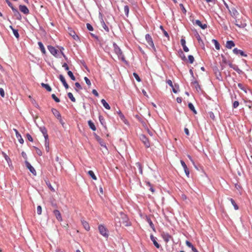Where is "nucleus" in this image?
Segmentation results:
<instances>
[{"instance_id": "obj_37", "label": "nucleus", "mask_w": 252, "mask_h": 252, "mask_svg": "<svg viewBox=\"0 0 252 252\" xmlns=\"http://www.w3.org/2000/svg\"><path fill=\"white\" fill-rule=\"evenodd\" d=\"M41 86L43 88L46 89L48 92H50L52 90L50 86L47 84L41 83Z\"/></svg>"}, {"instance_id": "obj_27", "label": "nucleus", "mask_w": 252, "mask_h": 252, "mask_svg": "<svg viewBox=\"0 0 252 252\" xmlns=\"http://www.w3.org/2000/svg\"><path fill=\"white\" fill-rule=\"evenodd\" d=\"M39 129H40V131L43 134L44 137L48 136V133H47V130L44 126L40 127Z\"/></svg>"}, {"instance_id": "obj_41", "label": "nucleus", "mask_w": 252, "mask_h": 252, "mask_svg": "<svg viewBox=\"0 0 252 252\" xmlns=\"http://www.w3.org/2000/svg\"><path fill=\"white\" fill-rule=\"evenodd\" d=\"M16 136L17 138L18 139V141L20 144H22L24 143V139L22 137V136L20 133H17Z\"/></svg>"}, {"instance_id": "obj_4", "label": "nucleus", "mask_w": 252, "mask_h": 252, "mask_svg": "<svg viewBox=\"0 0 252 252\" xmlns=\"http://www.w3.org/2000/svg\"><path fill=\"white\" fill-rule=\"evenodd\" d=\"M139 138L146 148H149L150 147V142L149 139L145 134H140L139 136Z\"/></svg>"}, {"instance_id": "obj_6", "label": "nucleus", "mask_w": 252, "mask_h": 252, "mask_svg": "<svg viewBox=\"0 0 252 252\" xmlns=\"http://www.w3.org/2000/svg\"><path fill=\"white\" fill-rule=\"evenodd\" d=\"M94 135L95 137V140L99 143L101 147H104L107 149V147L105 142L98 135H97L95 133H94Z\"/></svg>"}, {"instance_id": "obj_9", "label": "nucleus", "mask_w": 252, "mask_h": 252, "mask_svg": "<svg viewBox=\"0 0 252 252\" xmlns=\"http://www.w3.org/2000/svg\"><path fill=\"white\" fill-rule=\"evenodd\" d=\"M180 162H181V164L182 167L184 168V171H185V173L186 176L188 177H189V168H188L187 165H186L185 162L183 160H181Z\"/></svg>"}, {"instance_id": "obj_35", "label": "nucleus", "mask_w": 252, "mask_h": 252, "mask_svg": "<svg viewBox=\"0 0 252 252\" xmlns=\"http://www.w3.org/2000/svg\"><path fill=\"white\" fill-rule=\"evenodd\" d=\"M229 11L233 17H235L238 14V11L235 8H232L231 10L229 9Z\"/></svg>"}, {"instance_id": "obj_62", "label": "nucleus", "mask_w": 252, "mask_h": 252, "mask_svg": "<svg viewBox=\"0 0 252 252\" xmlns=\"http://www.w3.org/2000/svg\"><path fill=\"white\" fill-rule=\"evenodd\" d=\"M209 115L210 118H211L213 120H215V116L214 114L212 112H209Z\"/></svg>"}, {"instance_id": "obj_15", "label": "nucleus", "mask_w": 252, "mask_h": 252, "mask_svg": "<svg viewBox=\"0 0 252 252\" xmlns=\"http://www.w3.org/2000/svg\"><path fill=\"white\" fill-rule=\"evenodd\" d=\"M117 114L120 117V119L125 124H127L128 121L125 118V116L122 113V112L120 110H119L117 112Z\"/></svg>"}, {"instance_id": "obj_24", "label": "nucleus", "mask_w": 252, "mask_h": 252, "mask_svg": "<svg viewBox=\"0 0 252 252\" xmlns=\"http://www.w3.org/2000/svg\"><path fill=\"white\" fill-rule=\"evenodd\" d=\"M181 43L182 46H183L184 51L186 52H188L189 51V49L186 45V40L182 38L181 40Z\"/></svg>"}, {"instance_id": "obj_8", "label": "nucleus", "mask_w": 252, "mask_h": 252, "mask_svg": "<svg viewBox=\"0 0 252 252\" xmlns=\"http://www.w3.org/2000/svg\"><path fill=\"white\" fill-rule=\"evenodd\" d=\"M192 87L196 90V93H199V94L203 93V91L201 90L200 86H199V85L198 84V83L197 82L195 81V82H193L192 83Z\"/></svg>"}, {"instance_id": "obj_47", "label": "nucleus", "mask_w": 252, "mask_h": 252, "mask_svg": "<svg viewBox=\"0 0 252 252\" xmlns=\"http://www.w3.org/2000/svg\"><path fill=\"white\" fill-rule=\"evenodd\" d=\"M124 12L126 15L128 16V12H129V7L128 5H125L124 6Z\"/></svg>"}, {"instance_id": "obj_13", "label": "nucleus", "mask_w": 252, "mask_h": 252, "mask_svg": "<svg viewBox=\"0 0 252 252\" xmlns=\"http://www.w3.org/2000/svg\"><path fill=\"white\" fill-rule=\"evenodd\" d=\"M48 49L50 52L54 56L57 57L58 51L52 46H48Z\"/></svg>"}, {"instance_id": "obj_44", "label": "nucleus", "mask_w": 252, "mask_h": 252, "mask_svg": "<svg viewBox=\"0 0 252 252\" xmlns=\"http://www.w3.org/2000/svg\"><path fill=\"white\" fill-rule=\"evenodd\" d=\"M33 148L35 150L36 154L39 156H42V151L38 148H37V147H36L35 146H33Z\"/></svg>"}, {"instance_id": "obj_19", "label": "nucleus", "mask_w": 252, "mask_h": 252, "mask_svg": "<svg viewBox=\"0 0 252 252\" xmlns=\"http://www.w3.org/2000/svg\"><path fill=\"white\" fill-rule=\"evenodd\" d=\"M29 98L30 99V101L31 103L37 109H40V107H39V105L36 102V100L32 98V95H29Z\"/></svg>"}, {"instance_id": "obj_7", "label": "nucleus", "mask_w": 252, "mask_h": 252, "mask_svg": "<svg viewBox=\"0 0 252 252\" xmlns=\"http://www.w3.org/2000/svg\"><path fill=\"white\" fill-rule=\"evenodd\" d=\"M25 164L27 167V168L30 170V171L34 175H36V172L35 170V169L33 168V166H32V165L30 164L29 162L26 160L25 161Z\"/></svg>"}, {"instance_id": "obj_58", "label": "nucleus", "mask_w": 252, "mask_h": 252, "mask_svg": "<svg viewBox=\"0 0 252 252\" xmlns=\"http://www.w3.org/2000/svg\"><path fill=\"white\" fill-rule=\"evenodd\" d=\"M87 28L88 30L90 31H93V28L92 26L89 23L87 24Z\"/></svg>"}, {"instance_id": "obj_28", "label": "nucleus", "mask_w": 252, "mask_h": 252, "mask_svg": "<svg viewBox=\"0 0 252 252\" xmlns=\"http://www.w3.org/2000/svg\"><path fill=\"white\" fill-rule=\"evenodd\" d=\"M228 199L231 202L232 205L233 206L235 210H237L239 209V206L235 202V200L232 198H228Z\"/></svg>"}, {"instance_id": "obj_2", "label": "nucleus", "mask_w": 252, "mask_h": 252, "mask_svg": "<svg viewBox=\"0 0 252 252\" xmlns=\"http://www.w3.org/2000/svg\"><path fill=\"white\" fill-rule=\"evenodd\" d=\"M113 47L114 52L118 55L119 58L121 59L123 61L126 62L125 58L123 54L122 51L116 43H113Z\"/></svg>"}, {"instance_id": "obj_25", "label": "nucleus", "mask_w": 252, "mask_h": 252, "mask_svg": "<svg viewBox=\"0 0 252 252\" xmlns=\"http://www.w3.org/2000/svg\"><path fill=\"white\" fill-rule=\"evenodd\" d=\"M81 222H82V224L83 225L84 228L87 231L90 230V227L89 223L87 221H86V220H82Z\"/></svg>"}, {"instance_id": "obj_22", "label": "nucleus", "mask_w": 252, "mask_h": 252, "mask_svg": "<svg viewBox=\"0 0 252 252\" xmlns=\"http://www.w3.org/2000/svg\"><path fill=\"white\" fill-rule=\"evenodd\" d=\"M69 34L70 36H71L75 40H79V37L77 35L74 31L72 30L71 29H69Z\"/></svg>"}, {"instance_id": "obj_20", "label": "nucleus", "mask_w": 252, "mask_h": 252, "mask_svg": "<svg viewBox=\"0 0 252 252\" xmlns=\"http://www.w3.org/2000/svg\"><path fill=\"white\" fill-rule=\"evenodd\" d=\"M186 245L189 247V248H191L192 251L193 252H199V251L197 250L196 248H195L193 245L189 241H186Z\"/></svg>"}, {"instance_id": "obj_16", "label": "nucleus", "mask_w": 252, "mask_h": 252, "mask_svg": "<svg viewBox=\"0 0 252 252\" xmlns=\"http://www.w3.org/2000/svg\"><path fill=\"white\" fill-rule=\"evenodd\" d=\"M161 236L166 243H167L171 237V235H170L169 233L165 232H163L161 234Z\"/></svg>"}, {"instance_id": "obj_45", "label": "nucleus", "mask_w": 252, "mask_h": 252, "mask_svg": "<svg viewBox=\"0 0 252 252\" xmlns=\"http://www.w3.org/2000/svg\"><path fill=\"white\" fill-rule=\"evenodd\" d=\"M3 156H4V158H5V159L7 161V163H8L9 165H10V163L11 164L12 163V162H11V160L10 159V158H9V157L7 156L6 155V154L5 153H3Z\"/></svg>"}, {"instance_id": "obj_53", "label": "nucleus", "mask_w": 252, "mask_h": 252, "mask_svg": "<svg viewBox=\"0 0 252 252\" xmlns=\"http://www.w3.org/2000/svg\"><path fill=\"white\" fill-rule=\"evenodd\" d=\"M189 61L190 63H192L194 62V57L192 55H189L188 57Z\"/></svg>"}, {"instance_id": "obj_61", "label": "nucleus", "mask_w": 252, "mask_h": 252, "mask_svg": "<svg viewBox=\"0 0 252 252\" xmlns=\"http://www.w3.org/2000/svg\"><path fill=\"white\" fill-rule=\"evenodd\" d=\"M52 98L56 102H59L60 99L56 95H52Z\"/></svg>"}, {"instance_id": "obj_14", "label": "nucleus", "mask_w": 252, "mask_h": 252, "mask_svg": "<svg viewBox=\"0 0 252 252\" xmlns=\"http://www.w3.org/2000/svg\"><path fill=\"white\" fill-rule=\"evenodd\" d=\"M100 23H101V26L102 27V28L104 29V30L106 32H108L109 31V28L106 26V24L105 23V22L102 18V15L100 13Z\"/></svg>"}, {"instance_id": "obj_57", "label": "nucleus", "mask_w": 252, "mask_h": 252, "mask_svg": "<svg viewBox=\"0 0 252 252\" xmlns=\"http://www.w3.org/2000/svg\"><path fill=\"white\" fill-rule=\"evenodd\" d=\"M45 139V145H49V140L48 138V136H46L44 137Z\"/></svg>"}, {"instance_id": "obj_21", "label": "nucleus", "mask_w": 252, "mask_h": 252, "mask_svg": "<svg viewBox=\"0 0 252 252\" xmlns=\"http://www.w3.org/2000/svg\"><path fill=\"white\" fill-rule=\"evenodd\" d=\"M20 10L25 14H27L29 13V10L27 7L25 5H20L19 6Z\"/></svg>"}, {"instance_id": "obj_56", "label": "nucleus", "mask_w": 252, "mask_h": 252, "mask_svg": "<svg viewBox=\"0 0 252 252\" xmlns=\"http://www.w3.org/2000/svg\"><path fill=\"white\" fill-rule=\"evenodd\" d=\"M84 80H85V82H86V84H87L89 86H91V81H90V80H89V79L87 77H85L84 78Z\"/></svg>"}, {"instance_id": "obj_49", "label": "nucleus", "mask_w": 252, "mask_h": 252, "mask_svg": "<svg viewBox=\"0 0 252 252\" xmlns=\"http://www.w3.org/2000/svg\"><path fill=\"white\" fill-rule=\"evenodd\" d=\"M46 183L51 191H55L54 189L53 188L49 181L46 182Z\"/></svg>"}, {"instance_id": "obj_11", "label": "nucleus", "mask_w": 252, "mask_h": 252, "mask_svg": "<svg viewBox=\"0 0 252 252\" xmlns=\"http://www.w3.org/2000/svg\"><path fill=\"white\" fill-rule=\"evenodd\" d=\"M53 213L54 215L55 216V217L58 220H59V221H62L63 219H62V215L61 214L60 212L58 210H57V209L54 210L53 211Z\"/></svg>"}, {"instance_id": "obj_12", "label": "nucleus", "mask_w": 252, "mask_h": 252, "mask_svg": "<svg viewBox=\"0 0 252 252\" xmlns=\"http://www.w3.org/2000/svg\"><path fill=\"white\" fill-rule=\"evenodd\" d=\"M98 119H99V122L100 123L101 125L103 126V127L104 128V129L106 130L107 129L106 123L105 120L104 118V117L102 115L99 114V116H98Z\"/></svg>"}, {"instance_id": "obj_63", "label": "nucleus", "mask_w": 252, "mask_h": 252, "mask_svg": "<svg viewBox=\"0 0 252 252\" xmlns=\"http://www.w3.org/2000/svg\"><path fill=\"white\" fill-rule=\"evenodd\" d=\"M180 6L183 12L184 13H186L187 11H186L185 8L184 7L183 4L182 3L180 4Z\"/></svg>"}, {"instance_id": "obj_1", "label": "nucleus", "mask_w": 252, "mask_h": 252, "mask_svg": "<svg viewBox=\"0 0 252 252\" xmlns=\"http://www.w3.org/2000/svg\"><path fill=\"white\" fill-rule=\"evenodd\" d=\"M120 215L121 218L122 220V223L125 226H129L131 225V223L129 221V219L126 214H125L123 212H121L120 213Z\"/></svg>"}, {"instance_id": "obj_18", "label": "nucleus", "mask_w": 252, "mask_h": 252, "mask_svg": "<svg viewBox=\"0 0 252 252\" xmlns=\"http://www.w3.org/2000/svg\"><path fill=\"white\" fill-rule=\"evenodd\" d=\"M233 52L236 55L240 54L242 56H244V57L247 56V55L245 54V53L243 51L238 49L237 48H234L233 50Z\"/></svg>"}, {"instance_id": "obj_39", "label": "nucleus", "mask_w": 252, "mask_h": 252, "mask_svg": "<svg viewBox=\"0 0 252 252\" xmlns=\"http://www.w3.org/2000/svg\"><path fill=\"white\" fill-rule=\"evenodd\" d=\"M88 174L93 180H96L97 179L96 176L92 170H89Z\"/></svg>"}, {"instance_id": "obj_31", "label": "nucleus", "mask_w": 252, "mask_h": 252, "mask_svg": "<svg viewBox=\"0 0 252 252\" xmlns=\"http://www.w3.org/2000/svg\"><path fill=\"white\" fill-rule=\"evenodd\" d=\"M101 103L105 108L108 110L110 109V106L104 99L101 100Z\"/></svg>"}, {"instance_id": "obj_48", "label": "nucleus", "mask_w": 252, "mask_h": 252, "mask_svg": "<svg viewBox=\"0 0 252 252\" xmlns=\"http://www.w3.org/2000/svg\"><path fill=\"white\" fill-rule=\"evenodd\" d=\"M67 74L72 80H75V78L74 76L73 75V73L71 71H68L67 72Z\"/></svg>"}, {"instance_id": "obj_60", "label": "nucleus", "mask_w": 252, "mask_h": 252, "mask_svg": "<svg viewBox=\"0 0 252 252\" xmlns=\"http://www.w3.org/2000/svg\"><path fill=\"white\" fill-rule=\"evenodd\" d=\"M145 184L146 185V186L148 187H149V188H150V187H151L152 186H153V185L148 181H145Z\"/></svg>"}, {"instance_id": "obj_5", "label": "nucleus", "mask_w": 252, "mask_h": 252, "mask_svg": "<svg viewBox=\"0 0 252 252\" xmlns=\"http://www.w3.org/2000/svg\"><path fill=\"white\" fill-rule=\"evenodd\" d=\"M146 40L148 43L149 45L151 47L153 50L156 51V48L155 47L153 39L151 36L149 34H147L145 36Z\"/></svg>"}, {"instance_id": "obj_46", "label": "nucleus", "mask_w": 252, "mask_h": 252, "mask_svg": "<svg viewBox=\"0 0 252 252\" xmlns=\"http://www.w3.org/2000/svg\"><path fill=\"white\" fill-rule=\"evenodd\" d=\"M212 41L214 43L215 48H216V49L220 50V44L219 43V42L215 39H213Z\"/></svg>"}, {"instance_id": "obj_32", "label": "nucleus", "mask_w": 252, "mask_h": 252, "mask_svg": "<svg viewBox=\"0 0 252 252\" xmlns=\"http://www.w3.org/2000/svg\"><path fill=\"white\" fill-rule=\"evenodd\" d=\"M195 23L197 25L201 27L202 29H205L207 27L206 24H202L201 21L198 20H196Z\"/></svg>"}, {"instance_id": "obj_38", "label": "nucleus", "mask_w": 252, "mask_h": 252, "mask_svg": "<svg viewBox=\"0 0 252 252\" xmlns=\"http://www.w3.org/2000/svg\"><path fill=\"white\" fill-rule=\"evenodd\" d=\"M238 87L242 91V92H239L240 94L247 93V92L246 90V89L244 88V87L243 86V85H242L241 84H238Z\"/></svg>"}, {"instance_id": "obj_26", "label": "nucleus", "mask_w": 252, "mask_h": 252, "mask_svg": "<svg viewBox=\"0 0 252 252\" xmlns=\"http://www.w3.org/2000/svg\"><path fill=\"white\" fill-rule=\"evenodd\" d=\"M60 79L61 81L63 83V86L66 89H67L68 88V85H67V83L66 82L65 79L64 77L62 75H60Z\"/></svg>"}, {"instance_id": "obj_40", "label": "nucleus", "mask_w": 252, "mask_h": 252, "mask_svg": "<svg viewBox=\"0 0 252 252\" xmlns=\"http://www.w3.org/2000/svg\"><path fill=\"white\" fill-rule=\"evenodd\" d=\"M38 44L39 45V48L41 50L42 53L44 54L46 53L45 49L43 45V44L41 42H38Z\"/></svg>"}, {"instance_id": "obj_33", "label": "nucleus", "mask_w": 252, "mask_h": 252, "mask_svg": "<svg viewBox=\"0 0 252 252\" xmlns=\"http://www.w3.org/2000/svg\"><path fill=\"white\" fill-rule=\"evenodd\" d=\"M6 1L7 2V3L8 4V6L11 7V8L12 9L13 12H15L19 15V12L16 8H15L13 6L12 4L8 0H6Z\"/></svg>"}, {"instance_id": "obj_23", "label": "nucleus", "mask_w": 252, "mask_h": 252, "mask_svg": "<svg viewBox=\"0 0 252 252\" xmlns=\"http://www.w3.org/2000/svg\"><path fill=\"white\" fill-rule=\"evenodd\" d=\"M146 220L148 222V223L149 224L151 228L153 229V230L154 231H155L156 229H155V227L154 224L153 223L151 219H150V218L149 217H147V216L146 217Z\"/></svg>"}, {"instance_id": "obj_29", "label": "nucleus", "mask_w": 252, "mask_h": 252, "mask_svg": "<svg viewBox=\"0 0 252 252\" xmlns=\"http://www.w3.org/2000/svg\"><path fill=\"white\" fill-rule=\"evenodd\" d=\"M88 125L89 126V127L93 130V131H95L96 128V127L94 124V123L91 121L89 120L88 122Z\"/></svg>"}, {"instance_id": "obj_64", "label": "nucleus", "mask_w": 252, "mask_h": 252, "mask_svg": "<svg viewBox=\"0 0 252 252\" xmlns=\"http://www.w3.org/2000/svg\"><path fill=\"white\" fill-rule=\"evenodd\" d=\"M166 82L170 87H173V84L171 80H168Z\"/></svg>"}, {"instance_id": "obj_54", "label": "nucleus", "mask_w": 252, "mask_h": 252, "mask_svg": "<svg viewBox=\"0 0 252 252\" xmlns=\"http://www.w3.org/2000/svg\"><path fill=\"white\" fill-rule=\"evenodd\" d=\"M42 213V208L40 206H38L37 207V213L38 215H41Z\"/></svg>"}, {"instance_id": "obj_36", "label": "nucleus", "mask_w": 252, "mask_h": 252, "mask_svg": "<svg viewBox=\"0 0 252 252\" xmlns=\"http://www.w3.org/2000/svg\"><path fill=\"white\" fill-rule=\"evenodd\" d=\"M135 165L138 167L140 174H143L142 166L141 163L137 162L135 163Z\"/></svg>"}, {"instance_id": "obj_10", "label": "nucleus", "mask_w": 252, "mask_h": 252, "mask_svg": "<svg viewBox=\"0 0 252 252\" xmlns=\"http://www.w3.org/2000/svg\"><path fill=\"white\" fill-rule=\"evenodd\" d=\"M150 239H151V241L153 242L154 246L157 249H159L161 247L160 245L158 243V242L157 241V238L156 237H154L153 234H151Z\"/></svg>"}, {"instance_id": "obj_30", "label": "nucleus", "mask_w": 252, "mask_h": 252, "mask_svg": "<svg viewBox=\"0 0 252 252\" xmlns=\"http://www.w3.org/2000/svg\"><path fill=\"white\" fill-rule=\"evenodd\" d=\"M235 46V44L233 41H227L226 43V47L228 49H231Z\"/></svg>"}, {"instance_id": "obj_3", "label": "nucleus", "mask_w": 252, "mask_h": 252, "mask_svg": "<svg viewBox=\"0 0 252 252\" xmlns=\"http://www.w3.org/2000/svg\"><path fill=\"white\" fill-rule=\"evenodd\" d=\"M98 229L100 234L107 238L109 236L108 230L106 227L103 224H100L98 226Z\"/></svg>"}, {"instance_id": "obj_17", "label": "nucleus", "mask_w": 252, "mask_h": 252, "mask_svg": "<svg viewBox=\"0 0 252 252\" xmlns=\"http://www.w3.org/2000/svg\"><path fill=\"white\" fill-rule=\"evenodd\" d=\"M51 111L53 114L55 116V117H56L57 119L60 118L62 117L60 113L57 109L55 108H52Z\"/></svg>"}, {"instance_id": "obj_59", "label": "nucleus", "mask_w": 252, "mask_h": 252, "mask_svg": "<svg viewBox=\"0 0 252 252\" xmlns=\"http://www.w3.org/2000/svg\"><path fill=\"white\" fill-rule=\"evenodd\" d=\"M135 117L140 122H143V119L141 118V117L138 115H136L135 116Z\"/></svg>"}, {"instance_id": "obj_42", "label": "nucleus", "mask_w": 252, "mask_h": 252, "mask_svg": "<svg viewBox=\"0 0 252 252\" xmlns=\"http://www.w3.org/2000/svg\"><path fill=\"white\" fill-rule=\"evenodd\" d=\"M10 28L12 30L13 34L15 35V36L17 38H18L19 37V34L18 33V31L15 30V29H13V27L11 26H10Z\"/></svg>"}, {"instance_id": "obj_55", "label": "nucleus", "mask_w": 252, "mask_h": 252, "mask_svg": "<svg viewBox=\"0 0 252 252\" xmlns=\"http://www.w3.org/2000/svg\"><path fill=\"white\" fill-rule=\"evenodd\" d=\"M133 75L138 82H140L141 81L140 77L137 73H133Z\"/></svg>"}, {"instance_id": "obj_51", "label": "nucleus", "mask_w": 252, "mask_h": 252, "mask_svg": "<svg viewBox=\"0 0 252 252\" xmlns=\"http://www.w3.org/2000/svg\"><path fill=\"white\" fill-rule=\"evenodd\" d=\"M187 157L189 158V159L190 160V161L192 163V164L194 166L195 168H197V167L195 165V162H194L193 159H192V157L189 155H188Z\"/></svg>"}, {"instance_id": "obj_50", "label": "nucleus", "mask_w": 252, "mask_h": 252, "mask_svg": "<svg viewBox=\"0 0 252 252\" xmlns=\"http://www.w3.org/2000/svg\"><path fill=\"white\" fill-rule=\"evenodd\" d=\"M26 138L29 141H30V142L33 141V138L30 133L26 134Z\"/></svg>"}, {"instance_id": "obj_34", "label": "nucleus", "mask_w": 252, "mask_h": 252, "mask_svg": "<svg viewBox=\"0 0 252 252\" xmlns=\"http://www.w3.org/2000/svg\"><path fill=\"white\" fill-rule=\"evenodd\" d=\"M188 107H189V109L191 111H192V112H193L194 114H197V111H196V110H195V108H194V106H193V104H192V103H191V102H189V103H188Z\"/></svg>"}, {"instance_id": "obj_52", "label": "nucleus", "mask_w": 252, "mask_h": 252, "mask_svg": "<svg viewBox=\"0 0 252 252\" xmlns=\"http://www.w3.org/2000/svg\"><path fill=\"white\" fill-rule=\"evenodd\" d=\"M239 105V102L238 101H234L233 103V108H236Z\"/></svg>"}, {"instance_id": "obj_43", "label": "nucleus", "mask_w": 252, "mask_h": 252, "mask_svg": "<svg viewBox=\"0 0 252 252\" xmlns=\"http://www.w3.org/2000/svg\"><path fill=\"white\" fill-rule=\"evenodd\" d=\"M172 89V91L174 94H176L179 92V86L175 85L173 86V87H171Z\"/></svg>"}]
</instances>
